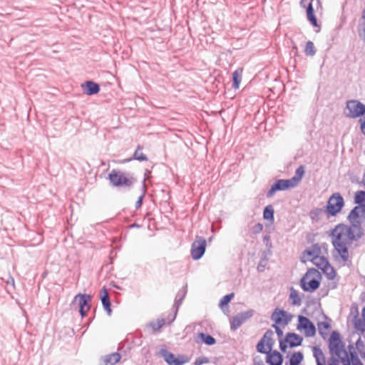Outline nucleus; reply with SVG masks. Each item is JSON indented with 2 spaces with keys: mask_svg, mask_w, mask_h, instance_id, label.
<instances>
[{
  "mask_svg": "<svg viewBox=\"0 0 365 365\" xmlns=\"http://www.w3.org/2000/svg\"><path fill=\"white\" fill-rule=\"evenodd\" d=\"M333 245L344 261L349 258L348 246L355 240L354 230L344 225H337L331 232Z\"/></svg>",
  "mask_w": 365,
  "mask_h": 365,
  "instance_id": "f257e3e1",
  "label": "nucleus"
},
{
  "mask_svg": "<svg viewBox=\"0 0 365 365\" xmlns=\"http://www.w3.org/2000/svg\"><path fill=\"white\" fill-rule=\"evenodd\" d=\"M321 336L324 340L327 341L329 353L332 356V358L336 357L337 359L340 360L341 364L346 363L349 364V345L346 349L340 333L336 330H334L328 335L327 333L321 331Z\"/></svg>",
  "mask_w": 365,
  "mask_h": 365,
  "instance_id": "f03ea898",
  "label": "nucleus"
},
{
  "mask_svg": "<svg viewBox=\"0 0 365 365\" xmlns=\"http://www.w3.org/2000/svg\"><path fill=\"white\" fill-rule=\"evenodd\" d=\"M321 271L326 276L329 283L327 289L325 292L321 290V295H327L329 289H333L336 287L337 280L336 279V271L328 262L327 259L321 256Z\"/></svg>",
  "mask_w": 365,
  "mask_h": 365,
  "instance_id": "7ed1b4c3",
  "label": "nucleus"
},
{
  "mask_svg": "<svg viewBox=\"0 0 365 365\" xmlns=\"http://www.w3.org/2000/svg\"><path fill=\"white\" fill-rule=\"evenodd\" d=\"M319 274L317 269H309L301 279V286L306 292H312L319 286V281L314 278V275Z\"/></svg>",
  "mask_w": 365,
  "mask_h": 365,
  "instance_id": "20e7f679",
  "label": "nucleus"
},
{
  "mask_svg": "<svg viewBox=\"0 0 365 365\" xmlns=\"http://www.w3.org/2000/svg\"><path fill=\"white\" fill-rule=\"evenodd\" d=\"M344 113L351 118H356L365 114V105L356 100L346 102Z\"/></svg>",
  "mask_w": 365,
  "mask_h": 365,
  "instance_id": "39448f33",
  "label": "nucleus"
},
{
  "mask_svg": "<svg viewBox=\"0 0 365 365\" xmlns=\"http://www.w3.org/2000/svg\"><path fill=\"white\" fill-rule=\"evenodd\" d=\"M91 297L89 294H78L72 301L73 307L77 305L79 307V312L82 317L86 316L87 312L90 309V302Z\"/></svg>",
  "mask_w": 365,
  "mask_h": 365,
  "instance_id": "423d86ee",
  "label": "nucleus"
},
{
  "mask_svg": "<svg viewBox=\"0 0 365 365\" xmlns=\"http://www.w3.org/2000/svg\"><path fill=\"white\" fill-rule=\"evenodd\" d=\"M109 180L113 186L130 187L133 184L132 178H129L123 173L113 170L109 174Z\"/></svg>",
  "mask_w": 365,
  "mask_h": 365,
  "instance_id": "0eeeda50",
  "label": "nucleus"
},
{
  "mask_svg": "<svg viewBox=\"0 0 365 365\" xmlns=\"http://www.w3.org/2000/svg\"><path fill=\"white\" fill-rule=\"evenodd\" d=\"M160 354L169 365H183L190 361V358L185 355H178L175 357L173 353L164 349H160Z\"/></svg>",
  "mask_w": 365,
  "mask_h": 365,
  "instance_id": "6e6552de",
  "label": "nucleus"
},
{
  "mask_svg": "<svg viewBox=\"0 0 365 365\" xmlns=\"http://www.w3.org/2000/svg\"><path fill=\"white\" fill-rule=\"evenodd\" d=\"M301 261L305 263L311 261L318 268H319V245L314 244L312 248L307 249L304 251L301 256Z\"/></svg>",
  "mask_w": 365,
  "mask_h": 365,
  "instance_id": "1a4fd4ad",
  "label": "nucleus"
},
{
  "mask_svg": "<svg viewBox=\"0 0 365 365\" xmlns=\"http://www.w3.org/2000/svg\"><path fill=\"white\" fill-rule=\"evenodd\" d=\"M206 240L202 237L197 236L191 246V256L193 259H200L205 254L206 250Z\"/></svg>",
  "mask_w": 365,
  "mask_h": 365,
  "instance_id": "9d476101",
  "label": "nucleus"
},
{
  "mask_svg": "<svg viewBox=\"0 0 365 365\" xmlns=\"http://www.w3.org/2000/svg\"><path fill=\"white\" fill-rule=\"evenodd\" d=\"M343 205V197L339 193H335L328 201L327 211L331 215H334L341 210Z\"/></svg>",
  "mask_w": 365,
  "mask_h": 365,
  "instance_id": "9b49d317",
  "label": "nucleus"
},
{
  "mask_svg": "<svg viewBox=\"0 0 365 365\" xmlns=\"http://www.w3.org/2000/svg\"><path fill=\"white\" fill-rule=\"evenodd\" d=\"M298 330H304L306 336H313L316 333V328L313 323L306 317L299 316L298 317Z\"/></svg>",
  "mask_w": 365,
  "mask_h": 365,
  "instance_id": "f8f14e48",
  "label": "nucleus"
},
{
  "mask_svg": "<svg viewBox=\"0 0 365 365\" xmlns=\"http://www.w3.org/2000/svg\"><path fill=\"white\" fill-rule=\"evenodd\" d=\"M253 309H249L246 312H242L235 317H233L230 329L233 331L237 329L242 324H244L248 319L251 318L254 314Z\"/></svg>",
  "mask_w": 365,
  "mask_h": 365,
  "instance_id": "ddd939ff",
  "label": "nucleus"
},
{
  "mask_svg": "<svg viewBox=\"0 0 365 365\" xmlns=\"http://www.w3.org/2000/svg\"><path fill=\"white\" fill-rule=\"evenodd\" d=\"M293 187H294L289 179L277 180L267 192V197H272L277 191L286 190Z\"/></svg>",
  "mask_w": 365,
  "mask_h": 365,
  "instance_id": "4468645a",
  "label": "nucleus"
},
{
  "mask_svg": "<svg viewBox=\"0 0 365 365\" xmlns=\"http://www.w3.org/2000/svg\"><path fill=\"white\" fill-rule=\"evenodd\" d=\"M271 319L275 323L287 325L291 320V316L282 309H275L271 315Z\"/></svg>",
  "mask_w": 365,
  "mask_h": 365,
  "instance_id": "2eb2a0df",
  "label": "nucleus"
},
{
  "mask_svg": "<svg viewBox=\"0 0 365 365\" xmlns=\"http://www.w3.org/2000/svg\"><path fill=\"white\" fill-rule=\"evenodd\" d=\"M314 5L319 6V0H311L307 6V16L310 23L315 27L318 26L317 19L314 14Z\"/></svg>",
  "mask_w": 365,
  "mask_h": 365,
  "instance_id": "dca6fc26",
  "label": "nucleus"
},
{
  "mask_svg": "<svg viewBox=\"0 0 365 365\" xmlns=\"http://www.w3.org/2000/svg\"><path fill=\"white\" fill-rule=\"evenodd\" d=\"M266 362L269 365H282L283 357L278 351H269L267 354Z\"/></svg>",
  "mask_w": 365,
  "mask_h": 365,
  "instance_id": "f3484780",
  "label": "nucleus"
},
{
  "mask_svg": "<svg viewBox=\"0 0 365 365\" xmlns=\"http://www.w3.org/2000/svg\"><path fill=\"white\" fill-rule=\"evenodd\" d=\"M349 353H348L349 364L346 363L343 365H364L358 357L357 353L355 351L354 344H349Z\"/></svg>",
  "mask_w": 365,
  "mask_h": 365,
  "instance_id": "a211bd4d",
  "label": "nucleus"
},
{
  "mask_svg": "<svg viewBox=\"0 0 365 365\" xmlns=\"http://www.w3.org/2000/svg\"><path fill=\"white\" fill-rule=\"evenodd\" d=\"M303 338L295 333H287L285 336V342L290 347H296L300 346L302 343Z\"/></svg>",
  "mask_w": 365,
  "mask_h": 365,
  "instance_id": "6ab92c4d",
  "label": "nucleus"
},
{
  "mask_svg": "<svg viewBox=\"0 0 365 365\" xmlns=\"http://www.w3.org/2000/svg\"><path fill=\"white\" fill-rule=\"evenodd\" d=\"M186 294H187V285H185L182 289H180L176 294L175 303H174V306H173L174 308L175 309V317H173V320H174V319L175 318L177 312H178L180 306L182 303V301H183L184 298L185 297Z\"/></svg>",
  "mask_w": 365,
  "mask_h": 365,
  "instance_id": "aec40b11",
  "label": "nucleus"
},
{
  "mask_svg": "<svg viewBox=\"0 0 365 365\" xmlns=\"http://www.w3.org/2000/svg\"><path fill=\"white\" fill-rule=\"evenodd\" d=\"M101 299L105 310L110 315L111 314L110 302L108 291L105 287L101 290Z\"/></svg>",
  "mask_w": 365,
  "mask_h": 365,
  "instance_id": "412c9836",
  "label": "nucleus"
},
{
  "mask_svg": "<svg viewBox=\"0 0 365 365\" xmlns=\"http://www.w3.org/2000/svg\"><path fill=\"white\" fill-rule=\"evenodd\" d=\"M359 216H365V205L356 206L350 212L348 218L351 222H354Z\"/></svg>",
  "mask_w": 365,
  "mask_h": 365,
  "instance_id": "4be33fe9",
  "label": "nucleus"
},
{
  "mask_svg": "<svg viewBox=\"0 0 365 365\" xmlns=\"http://www.w3.org/2000/svg\"><path fill=\"white\" fill-rule=\"evenodd\" d=\"M100 91V86L98 83L88 81L86 82V88H85V93L88 95H94L99 92Z\"/></svg>",
  "mask_w": 365,
  "mask_h": 365,
  "instance_id": "5701e85b",
  "label": "nucleus"
},
{
  "mask_svg": "<svg viewBox=\"0 0 365 365\" xmlns=\"http://www.w3.org/2000/svg\"><path fill=\"white\" fill-rule=\"evenodd\" d=\"M274 332L268 329L264 334L263 337L261 339L266 344L269 350H272V347L274 344V341L273 340Z\"/></svg>",
  "mask_w": 365,
  "mask_h": 365,
  "instance_id": "b1692460",
  "label": "nucleus"
},
{
  "mask_svg": "<svg viewBox=\"0 0 365 365\" xmlns=\"http://www.w3.org/2000/svg\"><path fill=\"white\" fill-rule=\"evenodd\" d=\"M304 174V168L302 165H301L296 170L294 175L292 178L289 179L293 184L294 187H296L299 183Z\"/></svg>",
  "mask_w": 365,
  "mask_h": 365,
  "instance_id": "393cba45",
  "label": "nucleus"
},
{
  "mask_svg": "<svg viewBox=\"0 0 365 365\" xmlns=\"http://www.w3.org/2000/svg\"><path fill=\"white\" fill-rule=\"evenodd\" d=\"M242 69L238 68L232 73V88L238 89L242 81Z\"/></svg>",
  "mask_w": 365,
  "mask_h": 365,
  "instance_id": "a878e982",
  "label": "nucleus"
},
{
  "mask_svg": "<svg viewBox=\"0 0 365 365\" xmlns=\"http://www.w3.org/2000/svg\"><path fill=\"white\" fill-rule=\"evenodd\" d=\"M120 359V355L118 353L110 354L105 358L104 362L106 365H114Z\"/></svg>",
  "mask_w": 365,
  "mask_h": 365,
  "instance_id": "bb28decb",
  "label": "nucleus"
},
{
  "mask_svg": "<svg viewBox=\"0 0 365 365\" xmlns=\"http://www.w3.org/2000/svg\"><path fill=\"white\" fill-rule=\"evenodd\" d=\"M304 52L306 56H313L316 54L317 49L312 41H308L305 45Z\"/></svg>",
  "mask_w": 365,
  "mask_h": 365,
  "instance_id": "cd10ccee",
  "label": "nucleus"
},
{
  "mask_svg": "<svg viewBox=\"0 0 365 365\" xmlns=\"http://www.w3.org/2000/svg\"><path fill=\"white\" fill-rule=\"evenodd\" d=\"M303 357L302 352H294L289 359V365H299L303 360Z\"/></svg>",
  "mask_w": 365,
  "mask_h": 365,
  "instance_id": "c85d7f7f",
  "label": "nucleus"
},
{
  "mask_svg": "<svg viewBox=\"0 0 365 365\" xmlns=\"http://www.w3.org/2000/svg\"><path fill=\"white\" fill-rule=\"evenodd\" d=\"M199 337L207 345H213L216 343L215 339L210 334L200 333Z\"/></svg>",
  "mask_w": 365,
  "mask_h": 365,
  "instance_id": "c756f323",
  "label": "nucleus"
},
{
  "mask_svg": "<svg viewBox=\"0 0 365 365\" xmlns=\"http://www.w3.org/2000/svg\"><path fill=\"white\" fill-rule=\"evenodd\" d=\"M274 209L272 205H267L265 207L264 212H263V217L265 220H268L270 221L274 220Z\"/></svg>",
  "mask_w": 365,
  "mask_h": 365,
  "instance_id": "7c9ffc66",
  "label": "nucleus"
},
{
  "mask_svg": "<svg viewBox=\"0 0 365 365\" xmlns=\"http://www.w3.org/2000/svg\"><path fill=\"white\" fill-rule=\"evenodd\" d=\"M289 298L292 300V304L299 305L301 304L302 298L299 295V293L294 288H291Z\"/></svg>",
  "mask_w": 365,
  "mask_h": 365,
  "instance_id": "2f4dec72",
  "label": "nucleus"
},
{
  "mask_svg": "<svg viewBox=\"0 0 365 365\" xmlns=\"http://www.w3.org/2000/svg\"><path fill=\"white\" fill-rule=\"evenodd\" d=\"M354 202L356 204L359 205H364V202H365V191H357L355 193Z\"/></svg>",
  "mask_w": 365,
  "mask_h": 365,
  "instance_id": "473e14b6",
  "label": "nucleus"
},
{
  "mask_svg": "<svg viewBox=\"0 0 365 365\" xmlns=\"http://www.w3.org/2000/svg\"><path fill=\"white\" fill-rule=\"evenodd\" d=\"M309 112H310V116L312 118H316L317 116L318 112H319L318 97L317 96H316L312 104L311 105Z\"/></svg>",
  "mask_w": 365,
  "mask_h": 365,
  "instance_id": "72a5a7b5",
  "label": "nucleus"
},
{
  "mask_svg": "<svg viewBox=\"0 0 365 365\" xmlns=\"http://www.w3.org/2000/svg\"><path fill=\"white\" fill-rule=\"evenodd\" d=\"M133 158L137 160L140 161H147L148 158L141 151V148L140 145L138 146L136 150L135 151L133 154Z\"/></svg>",
  "mask_w": 365,
  "mask_h": 365,
  "instance_id": "f704fd0d",
  "label": "nucleus"
},
{
  "mask_svg": "<svg viewBox=\"0 0 365 365\" xmlns=\"http://www.w3.org/2000/svg\"><path fill=\"white\" fill-rule=\"evenodd\" d=\"M321 316L324 318V321H321V328L322 327L325 329H329L331 327L332 320L322 312H321Z\"/></svg>",
  "mask_w": 365,
  "mask_h": 365,
  "instance_id": "c9c22d12",
  "label": "nucleus"
},
{
  "mask_svg": "<svg viewBox=\"0 0 365 365\" xmlns=\"http://www.w3.org/2000/svg\"><path fill=\"white\" fill-rule=\"evenodd\" d=\"M165 324V320L164 319H158L156 322H150V326L153 328L154 331L160 330Z\"/></svg>",
  "mask_w": 365,
  "mask_h": 365,
  "instance_id": "e433bc0d",
  "label": "nucleus"
},
{
  "mask_svg": "<svg viewBox=\"0 0 365 365\" xmlns=\"http://www.w3.org/2000/svg\"><path fill=\"white\" fill-rule=\"evenodd\" d=\"M233 297L234 293H230L229 294L225 295L220 301V307L222 308L224 306L227 305Z\"/></svg>",
  "mask_w": 365,
  "mask_h": 365,
  "instance_id": "4c0bfd02",
  "label": "nucleus"
},
{
  "mask_svg": "<svg viewBox=\"0 0 365 365\" xmlns=\"http://www.w3.org/2000/svg\"><path fill=\"white\" fill-rule=\"evenodd\" d=\"M257 350L259 353L266 354H267L270 351L268 349L267 346H265V343L262 339H260L257 345Z\"/></svg>",
  "mask_w": 365,
  "mask_h": 365,
  "instance_id": "58836bf2",
  "label": "nucleus"
},
{
  "mask_svg": "<svg viewBox=\"0 0 365 365\" xmlns=\"http://www.w3.org/2000/svg\"><path fill=\"white\" fill-rule=\"evenodd\" d=\"M210 363V359L207 356H202L196 359L194 364L195 365H202L205 364Z\"/></svg>",
  "mask_w": 365,
  "mask_h": 365,
  "instance_id": "ea45409f",
  "label": "nucleus"
},
{
  "mask_svg": "<svg viewBox=\"0 0 365 365\" xmlns=\"http://www.w3.org/2000/svg\"><path fill=\"white\" fill-rule=\"evenodd\" d=\"M313 354L316 360V364L319 365V346H315L313 347Z\"/></svg>",
  "mask_w": 365,
  "mask_h": 365,
  "instance_id": "a19ab883",
  "label": "nucleus"
},
{
  "mask_svg": "<svg viewBox=\"0 0 365 365\" xmlns=\"http://www.w3.org/2000/svg\"><path fill=\"white\" fill-rule=\"evenodd\" d=\"M354 345H355L354 349H356L359 351H361V350L364 349V341L361 340L360 336H359V338L356 341Z\"/></svg>",
  "mask_w": 365,
  "mask_h": 365,
  "instance_id": "79ce46f5",
  "label": "nucleus"
},
{
  "mask_svg": "<svg viewBox=\"0 0 365 365\" xmlns=\"http://www.w3.org/2000/svg\"><path fill=\"white\" fill-rule=\"evenodd\" d=\"M263 230V225L261 223H257L252 227V232L254 234H258Z\"/></svg>",
  "mask_w": 365,
  "mask_h": 365,
  "instance_id": "37998d69",
  "label": "nucleus"
},
{
  "mask_svg": "<svg viewBox=\"0 0 365 365\" xmlns=\"http://www.w3.org/2000/svg\"><path fill=\"white\" fill-rule=\"evenodd\" d=\"M277 324H278L274 323V324H272V327L275 329V331H276L278 337L281 338L283 336V331Z\"/></svg>",
  "mask_w": 365,
  "mask_h": 365,
  "instance_id": "c03bdc74",
  "label": "nucleus"
},
{
  "mask_svg": "<svg viewBox=\"0 0 365 365\" xmlns=\"http://www.w3.org/2000/svg\"><path fill=\"white\" fill-rule=\"evenodd\" d=\"M7 284H10L12 287H14L15 282L12 276L9 275L7 279L5 281Z\"/></svg>",
  "mask_w": 365,
  "mask_h": 365,
  "instance_id": "a18cd8bd",
  "label": "nucleus"
},
{
  "mask_svg": "<svg viewBox=\"0 0 365 365\" xmlns=\"http://www.w3.org/2000/svg\"><path fill=\"white\" fill-rule=\"evenodd\" d=\"M359 123L361 124V130L362 132V133L365 135V115H364V118L363 119H360L359 120Z\"/></svg>",
  "mask_w": 365,
  "mask_h": 365,
  "instance_id": "49530a36",
  "label": "nucleus"
},
{
  "mask_svg": "<svg viewBox=\"0 0 365 365\" xmlns=\"http://www.w3.org/2000/svg\"><path fill=\"white\" fill-rule=\"evenodd\" d=\"M287 345L286 344L285 340L284 341L280 340L279 341V348H280L281 351L284 352L287 349Z\"/></svg>",
  "mask_w": 365,
  "mask_h": 365,
  "instance_id": "de8ad7c7",
  "label": "nucleus"
},
{
  "mask_svg": "<svg viewBox=\"0 0 365 365\" xmlns=\"http://www.w3.org/2000/svg\"><path fill=\"white\" fill-rule=\"evenodd\" d=\"M339 359H337L336 358H331L329 361L328 365H339ZM321 365H323L322 362H321Z\"/></svg>",
  "mask_w": 365,
  "mask_h": 365,
  "instance_id": "09e8293b",
  "label": "nucleus"
},
{
  "mask_svg": "<svg viewBox=\"0 0 365 365\" xmlns=\"http://www.w3.org/2000/svg\"><path fill=\"white\" fill-rule=\"evenodd\" d=\"M143 197H144L143 195H140L139 197L138 200H137V202H135V207L137 209L139 208L142 205Z\"/></svg>",
  "mask_w": 365,
  "mask_h": 365,
  "instance_id": "8fccbe9b",
  "label": "nucleus"
},
{
  "mask_svg": "<svg viewBox=\"0 0 365 365\" xmlns=\"http://www.w3.org/2000/svg\"><path fill=\"white\" fill-rule=\"evenodd\" d=\"M263 241L266 244L267 246H268V245H269V246H271L270 237L269 235L264 236Z\"/></svg>",
  "mask_w": 365,
  "mask_h": 365,
  "instance_id": "3c124183",
  "label": "nucleus"
},
{
  "mask_svg": "<svg viewBox=\"0 0 365 365\" xmlns=\"http://www.w3.org/2000/svg\"><path fill=\"white\" fill-rule=\"evenodd\" d=\"M360 353V355L361 356V358L365 360V350H361V351H359Z\"/></svg>",
  "mask_w": 365,
  "mask_h": 365,
  "instance_id": "603ef678",
  "label": "nucleus"
},
{
  "mask_svg": "<svg viewBox=\"0 0 365 365\" xmlns=\"http://www.w3.org/2000/svg\"><path fill=\"white\" fill-rule=\"evenodd\" d=\"M306 1H307V0H301V1H300V6H301L302 7H306V5H307V4H306Z\"/></svg>",
  "mask_w": 365,
  "mask_h": 365,
  "instance_id": "864d4df0",
  "label": "nucleus"
},
{
  "mask_svg": "<svg viewBox=\"0 0 365 365\" xmlns=\"http://www.w3.org/2000/svg\"><path fill=\"white\" fill-rule=\"evenodd\" d=\"M361 315H362L363 319H364V321L365 322V308L363 309Z\"/></svg>",
  "mask_w": 365,
  "mask_h": 365,
  "instance_id": "5fc2aeb1",
  "label": "nucleus"
},
{
  "mask_svg": "<svg viewBox=\"0 0 365 365\" xmlns=\"http://www.w3.org/2000/svg\"><path fill=\"white\" fill-rule=\"evenodd\" d=\"M292 50H293V51H294L295 53H297V46H293V48H292Z\"/></svg>",
  "mask_w": 365,
  "mask_h": 365,
  "instance_id": "6e6d98bb",
  "label": "nucleus"
},
{
  "mask_svg": "<svg viewBox=\"0 0 365 365\" xmlns=\"http://www.w3.org/2000/svg\"><path fill=\"white\" fill-rule=\"evenodd\" d=\"M257 269H258L259 272H262L263 271V268L261 267L260 266L257 267Z\"/></svg>",
  "mask_w": 365,
  "mask_h": 365,
  "instance_id": "4d7b16f0",
  "label": "nucleus"
},
{
  "mask_svg": "<svg viewBox=\"0 0 365 365\" xmlns=\"http://www.w3.org/2000/svg\"><path fill=\"white\" fill-rule=\"evenodd\" d=\"M320 354H321V358H322V357L323 358V359H323V362L324 363V357L323 356V354H322V351L320 352Z\"/></svg>",
  "mask_w": 365,
  "mask_h": 365,
  "instance_id": "13d9d810",
  "label": "nucleus"
},
{
  "mask_svg": "<svg viewBox=\"0 0 365 365\" xmlns=\"http://www.w3.org/2000/svg\"><path fill=\"white\" fill-rule=\"evenodd\" d=\"M317 327H318V328L319 329V322H318L317 323Z\"/></svg>",
  "mask_w": 365,
  "mask_h": 365,
  "instance_id": "bf43d9fd",
  "label": "nucleus"
}]
</instances>
